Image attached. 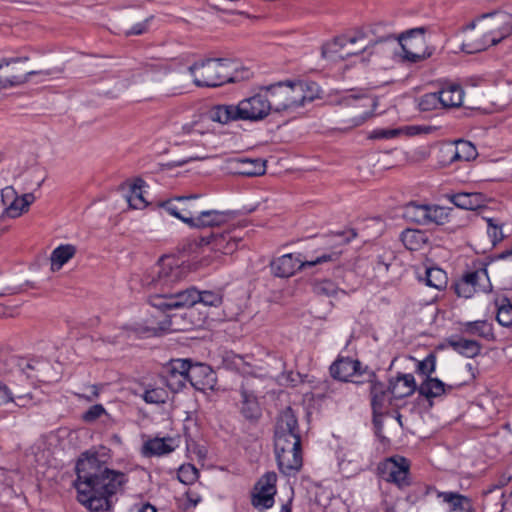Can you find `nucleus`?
Segmentation results:
<instances>
[{
	"label": "nucleus",
	"mask_w": 512,
	"mask_h": 512,
	"mask_svg": "<svg viewBox=\"0 0 512 512\" xmlns=\"http://www.w3.org/2000/svg\"><path fill=\"white\" fill-rule=\"evenodd\" d=\"M75 469L77 499L93 512L109 510L111 497L121 491L128 481L125 473L110 469L97 453H83Z\"/></svg>",
	"instance_id": "obj_1"
},
{
	"label": "nucleus",
	"mask_w": 512,
	"mask_h": 512,
	"mask_svg": "<svg viewBox=\"0 0 512 512\" xmlns=\"http://www.w3.org/2000/svg\"><path fill=\"white\" fill-rule=\"evenodd\" d=\"M182 277V269L174 259L162 257L144 276L143 284L155 290L149 296L148 302L151 306L162 310L178 308H192L199 299V290L195 287L186 289H173V285Z\"/></svg>",
	"instance_id": "obj_2"
},
{
	"label": "nucleus",
	"mask_w": 512,
	"mask_h": 512,
	"mask_svg": "<svg viewBox=\"0 0 512 512\" xmlns=\"http://www.w3.org/2000/svg\"><path fill=\"white\" fill-rule=\"evenodd\" d=\"M274 449L279 470L294 475L302 467L301 436L296 415L291 407L280 414L275 428Z\"/></svg>",
	"instance_id": "obj_3"
},
{
	"label": "nucleus",
	"mask_w": 512,
	"mask_h": 512,
	"mask_svg": "<svg viewBox=\"0 0 512 512\" xmlns=\"http://www.w3.org/2000/svg\"><path fill=\"white\" fill-rule=\"evenodd\" d=\"M272 112L271 103L265 86H261L254 95L244 98L237 105L221 104L209 111V118L221 124L231 121L258 122L264 120Z\"/></svg>",
	"instance_id": "obj_4"
},
{
	"label": "nucleus",
	"mask_w": 512,
	"mask_h": 512,
	"mask_svg": "<svg viewBox=\"0 0 512 512\" xmlns=\"http://www.w3.org/2000/svg\"><path fill=\"white\" fill-rule=\"evenodd\" d=\"M193 83L198 87H219L226 83H235L249 79V69L238 70L233 61L223 58H209L188 67Z\"/></svg>",
	"instance_id": "obj_5"
},
{
	"label": "nucleus",
	"mask_w": 512,
	"mask_h": 512,
	"mask_svg": "<svg viewBox=\"0 0 512 512\" xmlns=\"http://www.w3.org/2000/svg\"><path fill=\"white\" fill-rule=\"evenodd\" d=\"M274 112H293L316 97L303 81L277 82L265 86Z\"/></svg>",
	"instance_id": "obj_6"
},
{
	"label": "nucleus",
	"mask_w": 512,
	"mask_h": 512,
	"mask_svg": "<svg viewBox=\"0 0 512 512\" xmlns=\"http://www.w3.org/2000/svg\"><path fill=\"white\" fill-rule=\"evenodd\" d=\"M340 252L324 253L314 260H304L301 254L288 253L273 259L270 262L271 273L275 277L289 278L297 271L310 268L318 264L330 261H337Z\"/></svg>",
	"instance_id": "obj_7"
},
{
	"label": "nucleus",
	"mask_w": 512,
	"mask_h": 512,
	"mask_svg": "<svg viewBox=\"0 0 512 512\" xmlns=\"http://www.w3.org/2000/svg\"><path fill=\"white\" fill-rule=\"evenodd\" d=\"M425 27H417L399 34L396 41L402 49V61L418 63L432 56L433 47L427 45Z\"/></svg>",
	"instance_id": "obj_8"
},
{
	"label": "nucleus",
	"mask_w": 512,
	"mask_h": 512,
	"mask_svg": "<svg viewBox=\"0 0 512 512\" xmlns=\"http://www.w3.org/2000/svg\"><path fill=\"white\" fill-rule=\"evenodd\" d=\"M410 462L403 456L395 455L386 458L377 466L378 475L386 482L403 489L410 485Z\"/></svg>",
	"instance_id": "obj_9"
},
{
	"label": "nucleus",
	"mask_w": 512,
	"mask_h": 512,
	"mask_svg": "<svg viewBox=\"0 0 512 512\" xmlns=\"http://www.w3.org/2000/svg\"><path fill=\"white\" fill-rule=\"evenodd\" d=\"M364 34L355 33L353 35H341L335 37L332 41L325 43L322 46L321 52L323 58L337 61L345 60L351 56L362 54L359 49H350L351 45L363 42Z\"/></svg>",
	"instance_id": "obj_10"
},
{
	"label": "nucleus",
	"mask_w": 512,
	"mask_h": 512,
	"mask_svg": "<svg viewBox=\"0 0 512 512\" xmlns=\"http://www.w3.org/2000/svg\"><path fill=\"white\" fill-rule=\"evenodd\" d=\"M199 198L200 196L197 194L180 196L161 203V206L172 216L180 219L190 227H194L197 216L201 211L196 204Z\"/></svg>",
	"instance_id": "obj_11"
},
{
	"label": "nucleus",
	"mask_w": 512,
	"mask_h": 512,
	"mask_svg": "<svg viewBox=\"0 0 512 512\" xmlns=\"http://www.w3.org/2000/svg\"><path fill=\"white\" fill-rule=\"evenodd\" d=\"M277 475L275 472H266L255 483L251 492V504L258 510H267L275 503Z\"/></svg>",
	"instance_id": "obj_12"
},
{
	"label": "nucleus",
	"mask_w": 512,
	"mask_h": 512,
	"mask_svg": "<svg viewBox=\"0 0 512 512\" xmlns=\"http://www.w3.org/2000/svg\"><path fill=\"white\" fill-rule=\"evenodd\" d=\"M366 371H372L368 366H362L358 359L350 357H338L330 366V374L334 379L342 382H353L363 384V380L353 379V377L366 378Z\"/></svg>",
	"instance_id": "obj_13"
},
{
	"label": "nucleus",
	"mask_w": 512,
	"mask_h": 512,
	"mask_svg": "<svg viewBox=\"0 0 512 512\" xmlns=\"http://www.w3.org/2000/svg\"><path fill=\"white\" fill-rule=\"evenodd\" d=\"M188 368H190L189 359H172L164 368L163 381L173 393L181 391L186 386Z\"/></svg>",
	"instance_id": "obj_14"
},
{
	"label": "nucleus",
	"mask_w": 512,
	"mask_h": 512,
	"mask_svg": "<svg viewBox=\"0 0 512 512\" xmlns=\"http://www.w3.org/2000/svg\"><path fill=\"white\" fill-rule=\"evenodd\" d=\"M492 16L494 18L495 29L485 34L486 42L483 45H479L476 50L480 51L485 49L487 46H495L500 43L503 39L512 34V14L507 12H495L483 14L481 18Z\"/></svg>",
	"instance_id": "obj_15"
},
{
	"label": "nucleus",
	"mask_w": 512,
	"mask_h": 512,
	"mask_svg": "<svg viewBox=\"0 0 512 512\" xmlns=\"http://www.w3.org/2000/svg\"><path fill=\"white\" fill-rule=\"evenodd\" d=\"M355 33L364 34L363 42L360 43V50L362 53L369 51L372 54L371 49L376 45L386 42H395L397 36L387 29L386 25L381 23L369 26L366 29L356 30Z\"/></svg>",
	"instance_id": "obj_16"
},
{
	"label": "nucleus",
	"mask_w": 512,
	"mask_h": 512,
	"mask_svg": "<svg viewBox=\"0 0 512 512\" xmlns=\"http://www.w3.org/2000/svg\"><path fill=\"white\" fill-rule=\"evenodd\" d=\"M364 382L370 384V404L372 411H385L387 406L391 404L389 400V395H391L389 385L386 386L384 382L380 381L373 370L366 371Z\"/></svg>",
	"instance_id": "obj_17"
},
{
	"label": "nucleus",
	"mask_w": 512,
	"mask_h": 512,
	"mask_svg": "<svg viewBox=\"0 0 512 512\" xmlns=\"http://www.w3.org/2000/svg\"><path fill=\"white\" fill-rule=\"evenodd\" d=\"M442 155L447 158L442 162L443 165H449L456 161L474 160L478 153L475 145L467 140H457L454 144H448L440 149Z\"/></svg>",
	"instance_id": "obj_18"
},
{
	"label": "nucleus",
	"mask_w": 512,
	"mask_h": 512,
	"mask_svg": "<svg viewBox=\"0 0 512 512\" xmlns=\"http://www.w3.org/2000/svg\"><path fill=\"white\" fill-rule=\"evenodd\" d=\"M188 382L196 390L205 391L213 389L216 384V375L209 365L202 363H192L188 368Z\"/></svg>",
	"instance_id": "obj_19"
},
{
	"label": "nucleus",
	"mask_w": 512,
	"mask_h": 512,
	"mask_svg": "<svg viewBox=\"0 0 512 512\" xmlns=\"http://www.w3.org/2000/svg\"><path fill=\"white\" fill-rule=\"evenodd\" d=\"M234 173L254 177L263 175L266 171L265 161L261 158L235 157L230 160Z\"/></svg>",
	"instance_id": "obj_20"
},
{
	"label": "nucleus",
	"mask_w": 512,
	"mask_h": 512,
	"mask_svg": "<svg viewBox=\"0 0 512 512\" xmlns=\"http://www.w3.org/2000/svg\"><path fill=\"white\" fill-rule=\"evenodd\" d=\"M389 390L393 399H403L411 396L418 387L412 374L398 373L389 380Z\"/></svg>",
	"instance_id": "obj_21"
},
{
	"label": "nucleus",
	"mask_w": 512,
	"mask_h": 512,
	"mask_svg": "<svg viewBox=\"0 0 512 512\" xmlns=\"http://www.w3.org/2000/svg\"><path fill=\"white\" fill-rule=\"evenodd\" d=\"M199 245H211L212 249L223 254H232L238 247V241L233 239L230 233H210L200 237Z\"/></svg>",
	"instance_id": "obj_22"
},
{
	"label": "nucleus",
	"mask_w": 512,
	"mask_h": 512,
	"mask_svg": "<svg viewBox=\"0 0 512 512\" xmlns=\"http://www.w3.org/2000/svg\"><path fill=\"white\" fill-rule=\"evenodd\" d=\"M437 497L448 505V512H475L470 497L452 491H437Z\"/></svg>",
	"instance_id": "obj_23"
},
{
	"label": "nucleus",
	"mask_w": 512,
	"mask_h": 512,
	"mask_svg": "<svg viewBox=\"0 0 512 512\" xmlns=\"http://www.w3.org/2000/svg\"><path fill=\"white\" fill-rule=\"evenodd\" d=\"M233 217L234 213L229 210H201L193 228L222 226L229 222Z\"/></svg>",
	"instance_id": "obj_24"
},
{
	"label": "nucleus",
	"mask_w": 512,
	"mask_h": 512,
	"mask_svg": "<svg viewBox=\"0 0 512 512\" xmlns=\"http://www.w3.org/2000/svg\"><path fill=\"white\" fill-rule=\"evenodd\" d=\"M240 394V412L242 416L248 421H257L261 417V408L257 397L243 386H241Z\"/></svg>",
	"instance_id": "obj_25"
},
{
	"label": "nucleus",
	"mask_w": 512,
	"mask_h": 512,
	"mask_svg": "<svg viewBox=\"0 0 512 512\" xmlns=\"http://www.w3.org/2000/svg\"><path fill=\"white\" fill-rule=\"evenodd\" d=\"M448 198L456 207L464 210H477L484 207V197L481 193L460 192L449 195Z\"/></svg>",
	"instance_id": "obj_26"
},
{
	"label": "nucleus",
	"mask_w": 512,
	"mask_h": 512,
	"mask_svg": "<svg viewBox=\"0 0 512 512\" xmlns=\"http://www.w3.org/2000/svg\"><path fill=\"white\" fill-rule=\"evenodd\" d=\"M447 343L454 351L468 358L476 357L482 349L478 341L463 337H450Z\"/></svg>",
	"instance_id": "obj_27"
},
{
	"label": "nucleus",
	"mask_w": 512,
	"mask_h": 512,
	"mask_svg": "<svg viewBox=\"0 0 512 512\" xmlns=\"http://www.w3.org/2000/svg\"><path fill=\"white\" fill-rule=\"evenodd\" d=\"M441 107H458L463 102L464 91L458 84H448L438 91Z\"/></svg>",
	"instance_id": "obj_28"
},
{
	"label": "nucleus",
	"mask_w": 512,
	"mask_h": 512,
	"mask_svg": "<svg viewBox=\"0 0 512 512\" xmlns=\"http://www.w3.org/2000/svg\"><path fill=\"white\" fill-rule=\"evenodd\" d=\"M465 279L470 280L469 283L475 292L488 293L492 290V285L486 268L468 271L462 275Z\"/></svg>",
	"instance_id": "obj_29"
},
{
	"label": "nucleus",
	"mask_w": 512,
	"mask_h": 512,
	"mask_svg": "<svg viewBox=\"0 0 512 512\" xmlns=\"http://www.w3.org/2000/svg\"><path fill=\"white\" fill-rule=\"evenodd\" d=\"M76 247L72 244H62L56 247L50 256L51 270L58 271L76 254Z\"/></svg>",
	"instance_id": "obj_30"
},
{
	"label": "nucleus",
	"mask_w": 512,
	"mask_h": 512,
	"mask_svg": "<svg viewBox=\"0 0 512 512\" xmlns=\"http://www.w3.org/2000/svg\"><path fill=\"white\" fill-rule=\"evenodd\" d=\"M463 332L469 335L479 336L486 340L494 339L492 324L486 320H477L464 323Z\"/></svg>",
	"instance_id": "obj_31"
},
{
	"label": "nucleus",
	"mask_w": 512,
	"mask_h": 512,
	"mask_svg": "<svg viewBox=\"0 0 512 512\" xmlns=\"http://www.w3.org/2000/svg\"><path fill=\"white\" fill-rule=\"evenodd\" d=\"M167 440L172 441L171 438H167ZM142 450L145 456H162L169 454L174 448L166 443L165 438H154L147 440Z\"/></svg>",
	"instance_id": "obj_32"
},
{
	"label": "nucleus",
	"mask_w": 512,
	"mask_h": 512,
	"mask_svg": "<svg viewBox=\"0 0 512 512\" xmlns=\"http://www.w3.org/2000/svg\"><path fill=\"white\" fill-rule=\"evenodd\" d=\"M418 392L427 399L438 397L445 393V384L438 378L427 377L418 387Z\"/></svg>",
	"instance_id": "obj_33"
},
{
	"label": "nucleus",
	"mask_w": 512,
	"mask_h": 512,
	"mask_svg": "<svg viewBox=\"0 0 512 512\" xmlns=\"http://www.w3.org/2000/svg\"><path fill=\"white\" fill-rule=\"evenodd\" d=\"M401 241L404 246L411 251H417L423 248L427 243L425 234L419 230L406 229L401 233Z\"/></svg>",
	"instance_id": "obj_34"
},
{
	"label": "nucleus",
	"mask_w": 512,
	"mask_h": 512,
	"mask_svg": "<svg viewBox=\"0 0 512 512\" xmlns=\"http://www.w3.org/2000/svg\"><path fill=\"white\" fill-rule=\"evenodd\" d=\"M425 283L427 286L442 290L447 285V274L438 267H428L425 270Z\"/></svg>",
	"instance_id": "obj_35"
},
{
	"label": "nucleus",
	"mask_w": 512,
	"mask_h": 512,
	"mask_svg": "<svg viewBox=\"0 0 512 512\" xmlns=\"http://www.w3.org/2000/svg\"><path fill=\"white\" fill-rule=\"evenodd\" d=\"M453 211L452 208H446L438 205H427L426 220L427 225H444Z\"/></svg>",
	"instance_id": "obj_36"
},
{
	"label": "nucleus",
	"mask_w": 512,
	"mask_h": 512,
	"mask_svg": "<svg viewBox=\"0 0 512 512\" xmlns=\"http://www.w3.org/2000/svg\"><path fill=\"white\" fill-rule=\"evenodd\" d=\"M143 184L144 181L139 179L131 186L130 194L127 196V202L133 209H142L148 204L142 194Z\"/></svg>",
	"instance_id": "obj_37"
},
{
	"label": "nucleus",
	"mask_w": 512,
	"mask_h": 512,
	"mask_svg": "<svg viewBox=\"0 0 512 512\" xmlns=\"http://www.w3.org/2000/svg\"><path fill=\"white\" fill-rule=\"evenodd\" d=\"M427 205H418L411 203L406 206L404 216L411 222L419 225H427L426 212Z\"/></svg>",
	"instance_id": "obj_38"
},
{
	"label": "nucleus",
	"mask_w": 512,
	"mask_h": 512,
	"mask_svg": "<svg viewBox=\"0 0 512 512\" xmlns=\"http://www.w3.org/2000/svg\"><path fill=\"white\" fill-rule=\"evenodd\" d=\"M497 314L496 320L501 326L510 327L512 326V304L504 297L501 303L496 300Z\"/></svg>",
	"instance_id": "obj_39"
},
{
	"label": "nucleus",
	"mask_w": 512,
	"mask_h": 512,
	"mask_svg": "<svg viewBox=\"0 0 512 512\" xmlns=\"http://www.w3.org/2000/svg\"><path fill=\"white\" fill-rule=\"evenodd\" d=\"M340 289L331 280H323L313 285V292L318 296L333 297L338 294Z\"/></svg>",
	"instance_id": "obj_40"
},
{
	"label": "nucleus",
	"mask_w": 512,
	"mask_h": 512,
	"mask_svg": "<svg viewBox=\"0 0 512 512\" xmlns=\"http://www.w3.org/2000/svg\"><path fill=\"white\" fill-rule=\"evenodd\" d=\"M177 477L180 482L190 485L193 484L199 477V471L192 464H183L178 470Z\"/></svg>",
	"instance_id": "obj_41"
},
{
	"label": "nucleus",
	"mask_w": 512,
	"mask_h": 512,
	"mask_svg": "<svg viewBox=\"0 0 512 512\" xmlns=\"http://www.w3.org/2000/svg\"><path fill=\"white\" fill-rule=\"evenodd\" d=\"M199 299H196V304H203L204 306L218 307L222 304L223 296L220 292L216 291H199Z\"/></svg>",
	"instance_id": "obj_42"
},
{
	"label": "nucleus",
	"mask_w": 512,
	"mask_h": 512,
	"mask_svg": "<svg viewBox=\"0 0 512 512\" xmlns=\"http://www.w3.org/2000/svg\"><path fill=\"white\" fill-rule=\"evenodd\" d=\"M436 369V355L429 353L423 360L418 361L416 372L430 377Z\"/></svg>",
	"instance_id": "obj_43"
},
{
	"label": "nucleus",
	"mask_w": 512,
	"mask_h": 512,
	"mask_svg": "<svg viewBox=\"0 0 512 512\" xmlns=\"http://www.w3.org/2000/svg\"><path fill=\"white\" fill-rule=\"evenodd\" d=\"M441 107L440 97L438 92L426 93L419 101V108L421 111H431Z\"/></svg>",
	"instance_id": "obj_44"
},
{
	"label": "nucleus",
	"mask_w": 512,
	"mask_h": 512,
	"mask_svg": "<svg viewBox=\"0 0 512 512\" xmlns=\"http://www.w3.org/2000/svg\"><path fill=\"white\" fill-rule=\"evenodd\" d=\"M103 415L108 416L104 406L102 404H95L83 413L82 420L85 423H93Z\"/></svg>",
	"instance_id": "obj_45"
},
{
	"label": "nucleus",
	"mask_w": 512,
	"mask_h": 512,
	"mask_svg": "<svg viewBox=\"0 0 512 512\" xmlns=\"http://www.w3.org/2000/svg\"><path fill=\"white\" fill-rule=\"evenodd\" d=\"M167 394L163 389H148L143 394V399L149 404H160L166 401Z\"/></svg>",
	"instance_id": "obj_46"
},
{
	"label": "nucleus",
	"mask_w": 512,
	"mask_h": 512,
	"mask_svg": "<svg viewBox=\"0 0 512 512\" xmlns=\"http://www.w3.org/2000/svg\"><path fill=\"white\" fill-rule=\"evenodd\" d=\"M469 281L470 280H467L462 276L461 279L455 283L454 290L459 297L468 299L476 293L475 288H472Z\"/></svg>",
	"instance_id": "obj_47"
},
{
	"label": "nucleus",
	"mask_w": 512,
	"mask_h": 512,
	"mask_svg": "<svg viewBox=\"0 0 512 512\" xmlns=\"http://www.w3.org/2000/svg\"><path fill=\"white\" fill-rule=\"evenodd\" d=\"M396 256L391 250H384L383 253L376 257V267L378 270L388 271L389 267L395 261Z\"/></svg>",
	"instance_id": "obj_48"
},
{
	"label": "nucleus",
	"mask_w": 512,
	"mask_h": 512,
	"mask_svg": "<svg viewBox=\"0 0 512 512\" xmlns=\"http://www.w3.org/2000/svg\"><path fill=\"white\" fill-rule=\"evenodd\" d=\"M385 411H372V423L374 426L375 435L381 440L386 438L382 435L383 431V416Z\"/></svg>",
	"instance_id": "obj_49"
},
{
	"label": "nucleus",
	"mask_w": 512,
	"mask_h": 512,
	"mask_svg": "<svg viewBox=\"0 0 512 512\" xmlns=\"http://www.w3.org/2000/svg\"><path fill=\"white\" fill-rule=\"evenodd\" d=\"M36 74H46L47 75V74H49V72L48 71H46V72H44V71H28L23 75H14V76H11L10 78H7L6 82H8L11 86L21 85V84L29 81V79L32 75H36Z\"/></svg>",
	"instance_id": "obj_50"
},
{
	"label": "nucleus",
	"mask_w": 512,
	"mask_h": 512,
	"mask_svg": "<svg viewBox=\"0 0 512 512\" xmlns=\"http://www.w3.org/2000/svg\"><path fill=\"white\" fill-rule=\"evenodd\" d=\"M399 135L397 129H375L369 134V139H392Z\"/></svg>",
	"instance_id": "obj_51"
},
{
	"label": "nucleus",
	"mask_w": 512,
	"mask_h": 512,
	"mask_svg": "<svg viewBox=\"0 0 512 512\" xmlns=\"http://www.w3.org/2000/svg\"><path fill=\"white\" fill-rule=\"evenodd\" d=\"M371 116V112L365 111L361 114L355 115L352 118L345 121L344 128H353L362 125L369 117Z\"/></svg>",
	"instance_id": "obj_52"
},
{
	"label": "nucleus",
	"mask_w": 512,
	"mask_h": 512,
	"mask_svg": "<svg viewBox=\"0 0 512 512\" xmlns=\"http://www.w3.org/2000/svg\"><path fill=\"white\" fill-rule=\"evenodd\" d=\"M181 134L183 135H192V134H203L204 131L202 129V125L198 121H193L191 123H186L181 127Z\"/></svg>",
	"instance_id": "obj_53"
},
{
	"label": "nucleus",
	"mask_w": 512,
	"mask_h": 512,
	"mask_svg": "<svg viewBox=\"0 0 512 512\" xmlns=\"http://www.w3.org/2000/svg\"><path fill=\"white\" fill-rule=\"evenodd\" d=\"M488 235L491 238L493 244H496L503 238L501 227L493 224V219H488Z\"/></svg>",
	"instance_id": "obj_54"
},
{
	"label": "nucleus",
	"mask_w": 512,
	"mask_h": 512,
	"mask_svg": "<svg viewBox=\"0 0 512 512\" xmlns=\"http://www.w3.org/2000/svg\"><path fill=\"white\" fill-rule=\"evenodd\" d=\"M19 367H20L22 373H24L28 379H31V380L38 379V375H32L29 372L30 370L38 371L37 366L34 365L33 363L22 361L21 363H19Z\"/></svg>",
	"instance_id": "obj_55"
},
{
	"label": "nucleus",
	"mask_w": 512,
	"mask_h": 512,
	"mask_svg": "<svg viewBox=\"0 0 512 512\" xmlns=\"http://www.w3.org/2000/svg\"><path fill=\"white\" fill-rule=\"evenodd\" d=\"M20 207H21V202L19 201V197H16L12 201V203L7 207V214L13 218L20 216L21 213L24 211V210H20Z\"/></svg>",
	"instance_id": "obj_56"
},
{
	"label": "nucleus",
	"mask_w": 512,
	"mask_h": 512,
	"mask_svg": "<svg viewBox=\"0 0 512 512\" xmlns=\"http://www.w3.org/2000/svg\"><path fill=\"white\" fill-rule=\"evenodd\" d=\"M147 23H148V19L143 22L136 23L135 25H133L131 27V29L126 31V35L127 36L141 35V34L145 33L147 30Z\"/></svg>",
	"instance_id": "obj_57"
},
{
	"label": "nucleus",
	"mask_w": 512,
	"mask_h": 512,
	"mask_svg": "<svg viewBox=\"0 0 512 512\" xmlns=\"http://www.w3.org/2000/svg\"><path fill=\"white\" fill-rule=\"evenodd\" d=\"M13 400L14 398L12 397L9 388L5 384L0 382V405L9 403Z\"/></svg>",
	"instance_id": "obj_58"
},
{
	"label": "nucleus",
	"mask_w": 512,
	"mask_h": 512,
	"mask_svg": "<svg viewBox=\"0 0 512 512\" xmlns=\"http://www.w3.org/2000/svg\"><path fill=\"white\" fill-rule=\"evenodd\" d=\"M19 201L21 202L20 210H27L35 201V196L32 193H26L19 197Z\"/></svg>",
	"instance_id": "obj_59"
},
{
	"label": "nucleus",
	"mask_w": 512,
	"mask_h": 512,
	"mask_svg": "<svg viewBox=\"0 0 512 512\" xmlns=\"http://www.w3.org/2000/svg\"><path fill=\"white\" fill-rule=\"evenodd\" d=\"M32 400V395L30 393L25 395H18L15 398V403L19 407H25L28 405V403Z\"/></svg>",
	"instance_id": "obj_60"
},
{
	"label": "nucleus",
	"mask_w": 512,
	"mask_h": 512,
	"mask_svg": "<svg viewBox=\"0 0 512 512\" xmlns=\"http://www.w3.org/2000/svg\"><path fill=\"white\" fill-rule=\"evenodd\" d=\"M186 497L190 506L192 507H195L201 501V497L197 493L192 491L186 492Z\"/></svg>",
	"instance_id": "obj_61"
},
{
	"label": "nucleus",
	"mask_w": 512,
	"mask_h": 512,
	"mask_svg": "<svg viewBox=\"0 0 512 512\" xmlns=\"http://www.w3.org/2000/svg\"><path fill=\"white\" fill-rule=\"evenodd\" d=\"M91 389H92L91 395L79 394L78 397L85 399L86 401H89V402L93 401L94 399H96L99 396V390H98V387L95 385L91 386Z\"/></svg>",
	"instance_id": "obj_62"
},
{
	"label": "nucleus",
	"mask_w": 512,
	"mask_h": 512,
	"mask_svg": "<svg viewBox=\"0 0 512 512\" xmlns=\"http://www.w3.org/2000/svg\"><path fill=\"white\" fill-rule=\"evenodd\" d=\"M494 260L512 259V247L493 256Z\"/></svg>",
	"instance_id": "obj_63"
},
{
	"label": "nucleus",
	"mask_w": 512,
	"mask_h": 512,
	"mask_svg": "<svg viewBox=\"0 0 512 512\" xmlns=\"http://www.w3.org/2000/svg\"><path fill=\"white\" fill-rule=\"evenodd\" d=\"M135 512H157L155 506L150 503L142 504L140 506L135 507Z\"/></svg>",
	"instance_id": "obj_64"
}]
</instances>
